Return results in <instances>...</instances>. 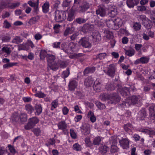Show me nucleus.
<instances>
[{
	"instance_id": "obj_1",
	"label": "nucleus",
	"mask_w": 155,
	"mask_h": 155,
	"mask_svg": "<svg viewBox=\"0 0 155 155\" xmlns=\"http://www.w3.org/2000/svg\"><path fill=\"white\" fill-rule=\"evenodd\" d=\"M140 99V96L139 95H133L131 97L130 99L126 101H123L121 104V106L124 107H128L130 105H134L137 103Z\"/></svg>"
},
{
	"instance_id": "obj_2",
	"label": "nucleus",
	"mask_w": 155,
	"mask_h": 155,
	"mask_svg": "<svg viewBox=\"0 0 155 155\" xmlns=\"http://www.w3.org/2000/svg\"><path fill=\"white\" fill-rule=\"evenodd\" d=\"M54 16L55 21L56 22H59L66 19V14L64 11L57 10L54 13Z\"/></svg>"
},
{
	"instance_id": "obj_3",
	"label": "nucleus",
	"mask_w": 155,
	"mask_h": 155,
	"mask_svg": "<svg viewBox=\"0 0 155 155\" xmlns=\"http://www.w3.org/2000/svg\"><path fill=\"white\" fill-rule=\"evenodd\" d=\"M76 5H74L72 7V9L74 11H77L80 13H83L86 12L90 8V5L88 3L84 2L77 9Z\"/></svg>"
},
{
	"instance_id": "obj_4",
	"label": "nucleus",
	"mask_w": 155,
	"mask_h": 155,
	"mask_svg": "<svg viewBox=\"0 0 155 155\" xmlns=\"http://www.w3.org/2000/svg\"><path fill=\"white\" fill-rule=\"evenodd\" d=\"M39 121L38 119L36 117L30 118L27 124L25 125V128L26 130H29L33 128Z\"/></svg>"
},
{
	"instance_id": "obj_5",
	"label": "nucleus",
	"mask_w": 155,
	"mask_h": 155,
	"mask_svg": "<svg viewBox=\"0 0 155 155\" xmlns=\"http://www.w3.org/2000/svg\"><path fill=\"white\" fill-rule=\"evenodd\" d=\"M116 68L114 64H110L106 69L104 70V71L108 76L113 77L114 76Z\"/></svg>"
},
{
	"instance_id": "obj_6",
	"label": "nucleus",
	"mask_w": 155,
	"mask_h": 155,
	"mask_svg": "<svg viewBox=\"0 0 155 155\" xmlns=\"http://www.w3.org/2000/svg\"><path fill=\"white\" fill-rule=\"evenodd\" d=\"M96 14L98 17H104L107 15L106 7L103 5H100L96 11Z\"/></svg>"
},
{
	"instance_id": "obj_7",
	"label": "nucleus",
	"mask_w": 155,
	"mask_h": 155,
	"mask_svg": "<svg viewBox=\"0 0 155 155\" xmlns=\"http://www.w3.org/2000/svg\"><path fill=\"white\" fill-rule=\"evenodd\" d=\"M47 58L48 66L50 68L54 71L56 70L58 68L56 67H54L53 65L54 64V62L55 59V56L51 54H47Z\"/></svg>"
},
{
	"instance_id": "obj_8",
	"label": "nucleus",
	"mask_w": 155,
	"mask_h": 155,
	"mask_svg": "<svg viewBox=\"0 0 155 155\" xmlns=\"http://www.w3.org/2000/svg\"><path fill=\"white\" fill-rule=\"evenodd\" d=\"M108 99L110 103H116L120 101V97L116 93L111 94L108 95Z\"/></svg>"
},
{
	"instance_id": "obj_9",
	"label": "nucleus",
	"mask_w": 155,
	"mask_h": 155,
	"mask_svg": "<svg viewBox=\"0 0 155 155\" xmlns=\"http://www.w3.org/2000/svg\"><path fill=\"white\" fill-rule=\"evenodd\" d=\"M150 58L147 56H143L135 60L134 64L137 65L139 64H147L149 61Z\"/></svg>"
},
{
	"instance_id": "obj_10",
	"label": "nucleus",
	"mask_w": 155,
	"mask_h": 155,
	"mask_svg": "<svg viewBox=\"0 0 155 155\" xmlns=\"http://www.w3.org/2000/svg\"><path fill=\"white\" fill-rule=\"evenodd\" d=\"M77 80L72 79L69 82L68 84V90L71 91H74L78 86Z\"/></svg>"
},
{
	"instance_id": "obj_11",
	"label": "nucleus",
	"mask_w": 155,
	"mask_h": 155,
	"mask_svg": "<svg viewBox=\"0 0 155 155\" xmlns=\"http://www.w3.org/2000/svg\"><path fill=\"white\" fill-rule=\"evenodd\" d=\"M79 43L82 46L85 48H89L91 46V44L89 42L88 40L86 38H81L79 41Z\"/></svg>"
},
{
	"instance_id": "obj_12",
	"label": "nucleus",
	"mask_w": 155,
	"mask_h": 155,
	"mask_svg": "<svg viewBox=\"0 0 155 155\" xmlns=\"http://www.w3.org/2000/svg\"><path fill=\"white\" fill-rule=\"evenodd\" d=\"M102 80L99 78L96 79L94 82L93 87L96 91L99 92L100 91L102 86Z\"/></svg>"
},
{
	"instance_id": "obj_13",
	"label": "nucleus",
	"mask_w": 155,
	"mask_h": 155,
	"mask_svg": "<svg viewBox=\"0 0 155 155\" xmlns=\"http://www.w3.org/2000/svg\"><path fill=\"white\" fill-rule=\"evenodd\" d=\"M129 140L127 138H124L119 140L120 146L124 149H127L129 146Z\"/></svg>"
},
{
	"instance_id": "obj_14",
	"label": "nucleus",
	"mask_w": 155,
	"mask_h": 155,
	"mask_svg": "<svg viewBox=\"0 0 155 155\" xmlns=\"http://www.w3.org/2000/svg\"><path fill=\"white\" fill-rule=\"evenodd\" d=\"M92 40L95 42H98L101 39V37L99 32L95 31L92 33Z\"/></svg>"
},
{
	"instance_id": "obj_15",
	"label": "nucleus",
	"mask_w": 155,
	"mask_h": 155,
	"mask_svg": "<svg viewBox=\"0 0 155 155\" xmlns=\"http://www.w3.org/2000/svg\"><path fill=\"white\" fill-rule=\"evenodd\" d=\"M140 0H127L126 4L129 8H133L135 5H137Z\"/></svg>"
},
{
	"instance_id": "obj_16",
	"label": "nucleus",
	"mask_w": 155,
	"mask_h": 155,
	"mask_svg": "<svg viewBox=\"0 0 155 155\" xmlns=\"http://www.w3.org/2000/svg\"><path fill=\"white\" fill-rule=\"evenodd\" d=\"M28 3L30 6L34 8L35 12L37 13L38 12L39 0H37L36 3L33 2L31 1H28Z\"/></svg>"
},
{
	"instance_id": "obj_17",
	"label": "nucleus",
	"mask_w": 155,
	"mask_h": 155,
	"mask_svg": "<svg viewBox=\"0 0 155 155\" xmlns=\"http://www.w3.org/2000/svg\"><path fill=\"white\" fill-rule=\"evenodd\" d=\"M119 91L121 95L124 97L128 96L130 94V88L128 87H123Z\"/></svg>"
},
{
	"instance_id": "obj_18",
	"label": "nucleus",
	"mask_w": 155,
	"mask_h": 155,
	"mask_svg": "<svg viewBox=\"0 0 155 155\" xmlns=\"http://www.w3.org/2000/svg\"><path fill=\"white\" fill-rule=\"evenodd\" d=\"M94 83L93 78L91 77H88L84 81V85L86 87H91Z\"/></svg>"
},
{
	"instance_id": "obj_19",
	"label": "nucleus",
	"mask_w": 155,
	"mask_h": 155,
	"mask_svg": "<svg viewBox=\"0 0 155 155\" xmlns=\"http://www.w3.org/2000/svg\"><path fill=\"white\" fill-rule=\"evenodd\" d=\"M57 126L59 129L62 130L63 132L66 130L67 127V124L64 121L59 122L57 124Z\"/></svg>"
},
{
	"instance_id": "obj_20",
	"label": "nucleus",
	"mask_w": 155,
	"mask_h": 155,
	"mask_svg": "<svg viewBox=\"0 0 155 155\" xmlns=\"http://www.w3.org/2000/svg\"><path fill=\"white\" fill-rule=\"evenodd\" d=\"M35 113L36 115L38 116L41 113L42 109L40 104H36L35 106Z\"/></svg>"
},
{
	"instance_id": "obj_21",
	"label": "nucleus",
	"mask_w": 155,
	"mask_h": 155,
	"mask_svg": "<svg viewBox=\"0 0 155 155\" xmlns=\"http://www.w3.org/2000/svg\"><path fill=\"white\" fill-rule=\"evenodd\" d=\"M106 22L108 27L113 29H116L114 18H110L107 20H106Z\"/></svg>"
},
{
	"instance_id": "obj_22",
	"label": "nucleus",
	"mask_w": 155,
	"mask_h": 155,
	"mask_svg": "<svg viewBox=\"0 0 155 155\" xmlns=\"http://www.w3.org/2000/svg\"><path fill=\"white\" fill-rule=\"evenodd\" d=\"M74 28L72 26L71 27H68L64 32L63 35L64 36H67L73 33L74 32Z\"/></svg>"
},
{
	"instance_id": "obj_23",
	"label": "nucleus",
	"mask_w": 155,
	"mask_h": 155,
	"mask_svg": "<svg viewBox=\"0 0 155 155\" xmlns=\"http://www.w3.org/2000/svg\"><path fill=\"white\" fill-rule=\"evenodd\" d=\"M116 29H118L122 25L123 22L122 20L119 18H114Z\"/></svg>"
},
{
	"instance_id": "obj_24",
	"label": "nucleus",
	"mask_w": 155,
	"mask_h": 155,
	"mask_svg": "<svg viewBox=\"0 0 155 155\" xmlns=\"http://www.w3.org/2000/svg\"><path fill=\"white\" fill-rule=\"evenodd\" d=\"M146 116V112L144 110H140L138 113V118L139 120H143Z\"/></svg>"
},
{
	"instance_id": "obj_25",
	"label": "nucleus",
	"mask_w": 155,
	"mask_h": 155,
	"mask_svg": "<svg viewBox=\"0 0 155 155\" xmlns=\"http://www.w3.org/2000/svg\"><path fill=\"white\" fill-rule=\"evenodd\" d=\"M93 29V26L88 24L84 25L82 27V29L84 32H87L91 31Z\"/></svg>"
},
{
	"instance_id": "obj_26",
	"label": "nucleus",
	"mask_w": 155,
	"mask_h": 155,
	"mask_svg": "<svg viewBox=\"0 0 155 155\" xmlns=\"http://www.w3.org/2000/svg\"><path fill=\"white\" fill-rule=\"evenodd\" d=\"M107 56V54L105 53H101L94 56L93 59L94 60L97 59L102 60L104 59Z\"/></svg>"
},
{
	"instance_id": "obj_27",
	"label": "nucleus",
	"mask_w": 155,
	"mask_h": 155,
	"mask_svg": "<svg viewBox=\"0 0 155 155\" xmlns=\"http://www.w3.org/2000/svg\"><path fill=\"white\" fill-rule=\"evenodd\" d=\"M105 87L106 88L108 91H112L115 89L116 86V84L112 83H109Z\"/></svg>"
},
{
	"instance_id": "obj_28",
	"label": "nucleus",
	"mask_w": 155,
	"mask_h": 155,
	"mask_svg": "<svg viewBox=\"0 0 155 155\" xmlns=\"http://www.w3.org/2000/svg\"><path fill=\"white\" fill-rule=\"evenodd\" d=\"M49 3L48 2H46L42 6L43 12L45 13H46L48 12L49 10Z\"/></svg>"
},
{
	"instance_id": "obj_29",
	"label": "nucleus",
	"mask_w": 155,
	"mask_h": 155,
	"mask_svg": "<svg viewBox=\"0 0 155 155\" xmlns=\"http://www.w3.org/2000/svg\"><path fill=\"white\" fill-rule=\"evenodd\" d=\"M137 18L139 21L142 24L143 23H144L148 19L147 18L146 16L144 15H138Z\"/></svg>"
},
{
	"instance_id": "obj_30",
	"label": "nucleus",
	"mask_w": 155,
	"mask_h": 155,
	"mask_svg": "<svg viewBox=\"0 0 155 155\" xmlns=\"http://www.w3.org/2000/svg\"><path fill=\"white\" fill-rule=\"evenodd\" d=\"M95 68L94 67H88L86 68L84 71V75L87 76L89 73H93L95 71Z\"/></svg>"
},
{
	"instance_id": "obj_31",
	"label": "nucleus",
	"mask_w": 155,
	"mask_h": 155,
	"mask_svg": "<svg viewBox=\"0 0 155 155\" xmlns=\"http://www.w3.org/2000/svg\"><path fill=\"white\" fill-rule=\"evenodd\" d=\"M25 108L28 114H31L34 110V109L31 105L27 104L25 106Z\"/></svg>"
},
{
	"instance_id": "obj_32",
	"label": "nucleus",
	"mask_w": 155,
	"mask_h": 155,
	"mask_svg": "<svg viewBox=\"0 0 155 155\" xmlns=\"http://www.w3.org/2000/svg\"><path fill=\"white\" fill-rule=\"evenodd\" d=\"M109 147L106 145L102 146L100 148V152L101 154L104 155L109 150Z\"/></svg>"
},
{
	"instance_id": "obj_33",
	"label": "nucleus",
	"mask_w": 155,
	"mask_h": 155,
	"mask_svg": "<svg viewBox=\"0 0 155 155\" xmlns=\"http://www.w3.org/2000/svg\"><path fill=\"white\" fill-rule=\"evenodd\" d=\"M12 122L15 124L19 121L20 120L19 116L17 114H13L12 117Z\"/></svg>"
},
{
	"instance_id": "obj_34",
	"label": "nucleus",
	"mask_w": 155,
	"mask_h": 155,
	"mask_svg": "<svg viewBox=\"0 0 155 155\" xmlns=\"http://www.w3.org/2000/svg\"><path fill=\"white\" fill-rule=\"evenodd\" d=\"M87 116L88 117L90 118V120L92 123H94L96 121V117L94 116V113L92 111H90L88 112Z\"/></svg>"
},
{
	"instance_id": "obj_35",
	"label": "nucleus",
	"mask_w": 155,
	"mask_h": 155,
	"mask_svg": "<svg viewBox=\"0 0 155 155\" xmlns=\"http://www.w3.org/2000/svg\"><path fill=\"white\" fill-rule=\"evenodd\" d=\"M101 141V139L99 136L95 137L92 141V144L95 146H98Z\"/></svg>"
},
{
	"instance_id": "obj_36",
	"label": "nucleus",
	"mask_w": 155,
	"mask_h": 155,
	"mask_svg": "<svg viewBox=\"0 0 155 155\" xmlns=\"http://www.w3.org/2000/svg\"><path fill=\"white\" fill-rule=\"evenodd\" d=\"M2 51L3 53H5L8 55L10 54L12 52L11 48L7 46L3 47L2 49Z\"/></svg>"
},
{
	"instance_id": "obj_37",
	"label": "nucleus",
	"mask_w": 155,
	"mask_h": 155,
	"mask_svg": "<svg viewBox=\"0 0 155 155\" xmlns=\"http://www.w3.org/2000/svg\"><path fill=\"white\" fill-rule=\"evenodd\" d=\"M125 131L127 132H130L131 129L133 128L132 125L130 123H127L124 124V127Z\"/></svg>"
},
{
	"instance_id": "obj_38",
	"label": "nucleus",
	"mask_w": 155,
	"mask_h": 155,
	"mask_svg": "<svg viewBox=\"0 0 155 155\" xmlns=\"http://www.w3.org/2000/svg\"><path fill=\"white\" fill-rule=\"evenodd\" d=\"M12 0H6L2 2L1 5L3 8H8L11 4Z\"/></svg>"
},
{
	"instance_id": "obj_39",
	"label": "nucleus",
	"mask_w": 155,
	"mask_h": 155,
	"mask_svg": "<svg viewBox=\"0 0 155 155\" xmlns=\"http://www.w3.org/2000/svg\"><path fill=\"white\" fill-rule=\"evenodd\" d=\"M22 41V39L18 36H16L14 37L12 41V42L16 44H18Z\"/></svg>"
},
{
	"instance_id": "obj_40",
	"label": "nucleus",
	"mask_w": 155,
	"mask_h": 155,
	"mask_svg": "<svg viewBox=\"0 0 155 155\" xmlns=\"http://www.w3.org/2000/svg\"><path fill=\"white\" fill-rule=\"evenodd\" d=\"M39 18L40 17L38 16L32 17L30 19L28 23L31 25L35 24L38 21Z\"/></svg>"
},
{
	"instance_id": "obj_41",
	"label": "nucleus",
	"mask_w": 155,
	"mask_h": 155,
	"mask_svg": "<svg viewBox=\"0 0 155 155\" xmlns=\"http://www.w3.org/2000/svg\"><path fill=\"white\" fill-rule=\"evenodd\" d=\"M87 19V18H84L81 17H79L76 18L75 21L77 23L79 24H84L86 22Z\"/></svg>"
},
{
	"instance_id": "obj_42",
	"label": "nucleus",
	"mask_w": 155,
	"mask_h": 155,
	"mask_svg": "<svg viewBox=\"0 0 155 155\" xmlns=\"http://www.w3.org/2000/svg\"><path fill=\"white\" fill-rule=\"evenodd\" d=\"M82 129L87 134H88L90 132V125L87 124H84L82 127Z\"/></svg>"
},
{
	"instance_id": "obj_43",
	"label": "nucleus",
	"mask_w": 155,
	"mask_h": 155,
	"mask_svg": "<svg viewBox=\"0 0 155 155\" xmlns=\"http://www.w3.org/2000/svg\"><path fill=\"white\" fill-rule=\"evenodd\" d=\"M143 25H144L147 28L150 29L152 26V23L151 21L149 19L143 23Z\"/></svg>"
},
{
	"instance_id": "obj_44",
	"label": "nucleus",
	"mask_w": 155,
	"mask_h": 155,
	"mask_svg": "<svg viewBox=\"0 0 155 155\" xmlns=\"http://www.w3.org/2000/svg\"><path fill=\"white\" fill-rule=\"evenodd\" d=\"M118 151L119 148L116 145H111L110 151L111 154H113L117 152Z\"/></svg>"
},
{
	"instance_id": "obj_45",
	"label": "nucleus",
	"mask_w": 155,
	"mask_h": 155,
	"mask_svg": "<svg viewBox=\"0 0 155 155\" xmlns=\"http://www.w3.org/2000/svg\"><path fill=\"white\" fill-rule=\"evenodd\" d=\"M72 148L74 150L78 151L81 150V147L78 143H74L73 146Z\"/></svg>"
},
{
	"instance_id": "obj_46",
	"label": "nucleus",
	"mask_w": 155,
	"mask_h": 155,
	"mask_svg": "<svg viewBox=\"0 0 155 155\" xmlns=\"http://www.w3.org/2000/svg\"><path fill=\"white\" fill-rule=\"evenodd\" d=\"M18 50H28V48L25 44H21L18 45Z\"/></svg>"
},
{
	"instance_id": "obj_47",
	"label": "nucleus",
	"mask_w": 155,
	"mask_h": 155,
	"mask_svg": "<svg viewBox=\"0 0 155 155\" xmlns=\"http://www.w3.org/2000/svg\"><path fill=\"white\" fill-rule=\"evenodd\" d=\"M104 33L105 34V36L108 39L113 38V35L112 32L108 30H106L104 31Z\"/></svg>"
},
{
	"instance_id": "obj_48",
	"label": "nucleus",
	"mask_w": 155,
	"mask_h": 155,
	"mask_svg": "<svg viewBox=\"0 0 155 155\" xmlns=\"http://www.w3.org/2000/svg\"><path fill=\"white\" fill-rule=\"evenodd\" d=\"M74 18V13L72 11H70L68 13L67 20L70 21H72Z\"/></svg>"
},
{
	"instance_id": "obj_49",
	"label": "nucleus",
	"mask_w": 155,
	"mask_h": 155,
	"mask_svg": "<svg viewBox=\"0 0 155 155\" xmlns=\"http://www.w3.org/2000/svg\"><path fill=\"white\" fill-rule=\"evenodd\" d=\"M60 45L61 49L63 50L64 52L67 54L69 53V50L66 47V46H67L66 43L63 42L62 44H61Z\"/></svg>"
},
{
	"instance_id": "obj_50",
	"label": "nucleus",
	"mask_w": 155,
	"mask_h": 155,
	"mask_svg": "<svg viewBox=\"0 0 155 155\" xmlns=\"http://www.w3.org/2000/svg\"><path fill=\"white\" fill-rule=\"evenodd\" d=\"M58 63L60 67L61 68H64L66 67L68 64L66 62L61 60L58 61Z\"/></svg>"
},
{
	"instance_id": "obj_51",
	"label": "nucleus",
	"mask_w": 155,
	"mask_h": 155,
	"mask_svg": "<svg viewBox=\"0 0 155 155\" xmlns=\"http://www.w3.org/2000/svg\"><path fill=\"white\" fill-rule=\"evenodd\" d=\"M69 74V68H68L65 71L63 72L61 76L63 78H67Z\"/></svg>"
},
{
	"instance_id": "obj_52",
	"label": "nucleus",
	"mask_w": 155,
	"mask_h": 155,
	"mask_svg": "<svg viewBox=\"0 0 155 155\" xmlns=\"http://www.w3.org/2000/svg\"><path fill=\"white\" fill-rule=\"evenodd\" d=\"M19 116L20 120L21 122H25L27 119V114L24 113H21Z\"/></svg>"
},
{
	"instance_id": "obj_53",
	"label": "nucleus",
	"mask_w": 155,
	"mask_h": 155,
	"mask_svg": "<svg viewBox=\"0 0 155 155\" xmlns=\"http://www.w3.org/2000/svg\"><path fill=\"white\" fill-rule=\"evenodd\" d=\"M95 104L98 108L100 109H103L105 108V105L98 101H96Z\"/></svg>"
},
{
	"instance_id": "obj_54",
	"label": "nucleus",
	"mask_w": 155,
	"mask_h": 155,
	"mask_svg": "<svg viewBox=\"0 0 155 155\" xmlns=\"http://www.w3.org/2000/svg\"><path fill=\"white\" fill-rule=\"evenodd\" d=\"M32 131L33 132L34 134L37 137L39 136L40 135L41 132L40 129L38 127L33 129L32 130Z\"/></svg>"
},
{
	"instance_id": "obj_55",
	"label": "nucleus",
	"mask_w": 155,
	"mask_h": 155,
	"mask_svg": "<svg viewBox=\"0 0 155 155\" xmlns=\"http://www.w3.org/2000/svg\"><path fill=\"white\" fill-rule=\"evenodd\" d=\"M8 147L9 148V150H10V153H8V155H14L15 153V150L13 147L11 145H8Z\"/></svg>"
},
{
	"instance_id": "obj_56",
	"label": "nucleus",
	"mask_w": 155,
	"mask_h": 155,
	"mask_svg": "<svg viewBox=\"0 0 155 155\" xmlns=\"http://www.w3.org/2000/svg\"><path fill=\"white\" fill-rule=\"evenodd\" d=\"M135 52L134 49L127 50L126 51V54L130 57L134 55L135 54Z\"/></svg>"
},
{
	"instance_id": "obj_57",
	"label": "nucleus",
	"mask_w": 155,
	"mask_h": 155,
	"mask_svg": "<svg viewBox=\"0 0 155 155\" xmlns=\"http://www.w3.org/2000/svg\"><path fill=\"white\" fill-rule=\"evenodd\" d=\"M47 52L44 50H41L40 54V58L41 60L44 59L47 55Z\"/></svg>"
},
{
	"instance_id": "obj_58",
	"label": "nucleus",
	"mask_w": 155,
	"mask_h": 155,
	"mask_svg": "<svg viewBox=\"0 0 155 155\" xmlns=\"http://www.w3.org/2000/svg\"><path fill=\"white\" fill-rule=\"evenodd\" d=\"M58 104V101L56 100L54 101L51 104V109L53 110L54 108H56Z\"/></svg>"
},
{
	"instance_id": "obj_59",
	"label": "nucleus",
	"mask_w": 155,
	"mask_h": 155,
	"mask_svg": "<svg viewBox=\"0 0 155 155\" xmlns=\"http://www.w3.org/2000/svg\"><path fill=\"white\" fill-rule=\"evenodd\" d=\"M34 95L35 97H38L39 98H44L46 96L45 94L41 91L36 93L34 94Z\"/></svg>"
},
{
	"instance_id": "obj_60",
	"label": "nucleus",
	"mask_w": 155,
	"mask_h": 155,
	"mask_svg": "<svg viewBox=\"0 0 155 155\" xmlns=\"http://www.w3.org/2000/svg\"><path fill=\"white\" fill-rule=\"evenodd\" d=\"M77 43L72 42H70L68 45L69 47L71 49V50L73 51H74V49L75 48Z\"/></svg>"
},
{
	"instance_id": "obj_61",
	"label": "nucleus",
	"mask_w": 155,
	"mask_h": 155,
	"mask_svg": "<svg viewBox=\"0 0 155 155\" xmlns=\"http://www.w3.org/2000/svg\"><path fill=\"white\" fill-rule=\"evenodd\" d=\"M155 106L152 105L149 107V114L150 116H152L155 113L154 110Z\"/></svg>"
},
{
	"instance_id": "obj_62",
	"label": "nucleus",
	"mask_w": 155,
	"mask_h": 155,
	"mask_svg": "<svg viewBox=\"0 0 155 155\" xmlns=\"http://www.w3.org/2000/svg\"><path fill=\"white\" fill-rule=\"evenodd\" d=\"M110 142L111 145H115L117 143V138L113 137H111L110 139Z\"/></svg>"
},
{
	"instance_id": "obj_63",
	"label": "nucleus",
	"mask_w": 155,
	"mask_h": 155,
	"mask_svg": "<svg viewBox=\"0 0 155 155\" xmlns=\"http://www.w3.org/2000/svg\"><path fill=\"white\" fill-rule=\"evenodd\" d=\"M71 1L70 0H65L63 2L62 6L64 7H68L71 4Z\"/></svg>"
},
{
	"instance_id": "obj_64",
	"label": "nucleus",
	"mask_w": 155,
	"mask_h": 155,
	"mask_svg": "<svg viewBox=\"0 0 155 155\" xmlns=\"http://www.w3.org/2000/svg\"><path fill=\"white\" fill-rule=\"evenodd\" d=\"M133 27L135 30L137 31L140 29L141 25L140 23L136 22L134 23Z\"/></svg>"
}]
</instances>
